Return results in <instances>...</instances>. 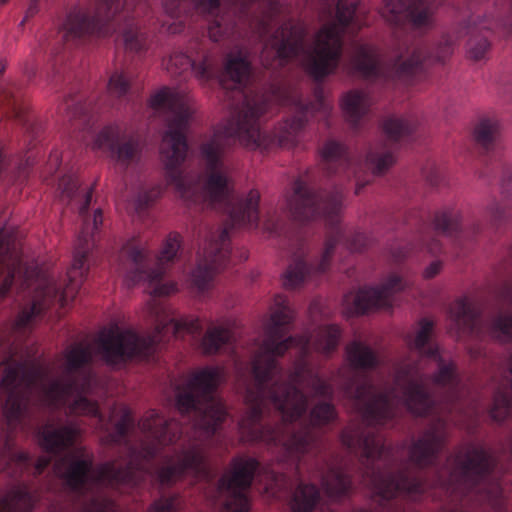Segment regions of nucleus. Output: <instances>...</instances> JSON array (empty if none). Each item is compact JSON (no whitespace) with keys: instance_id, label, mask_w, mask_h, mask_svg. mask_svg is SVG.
<instances>
[{"instance_id":"f257e3e1","label":"nucleus","mask_w":512,"mask_h":512,"mask_svg":"<svg viewBox=\"0 0 512 512\" xmlns=\"http://www.w3.org/2000/svg\"><path fill=\"white\" fill-rule=\"evenodd\" d=\"M295 317L294 310L283 295L274 298L269 321L264 328V338L252 359L254 382L243 383L247 410L239 421L241 439L247 442L263 441L280 445L285 459L298 460L306 454L316 441L309 427L284 435L282 427L270 430L262 425L267 414L268 404L280 412L284 423H293L307 411L308 400L302 390L311 391L316 396H330L332 385L314 372L302 359L294 365L288 384H280L281 369L276 360L288 349L297 347L301 357L309 352L329 355L336 350L341 331L336 325L318 327L310 337H287L289 325Z\"/></svg>"},{"instance_id":"f03ea898","label":"nucleus","mask_w":512,"mask_h":512,"mask_svg":"<svg viewBox=\"0 0 512 512\" xmlns=\"http://www.w3.org/2000/svg\"><path fill=\"white\" fill-rule=\"evenodd\" d=\"M149 103L155 110L171 113L160 154L167 178L180 198L187 205L216 206L230 202L233 187L230 169L224 161L225 151L232 138H237L248 149L267 145L259 125V117L266 111V104L246 99L235 119L214 128L212 135L200 147V155L205 162V181L201 185L195 174L179 169L188 150L185 130L195 112L191 98L163 88L150 98Z\"/></svg>"},{"instance_id":"7ed1b4c3","label":"nucleus","mask_w":512,"mask_h":512,"mask_svg":"<svg viewBox=\"0 0 512 512\" xmlns=\"http://www.w3.org/2000/svg\"><path fill=\"white\" fill-rule=\"evenodd\" d=\"M433 332V322L422 319L415 334L407 336L411 350L418 353L415 362L401 361L395 372L393 386L379 391L369 380L360 381L358 369L376 367L378 355L366 344L354 341L346 347V360L338 370L344 395L353 402L355 409L368 425L384 424L396 415L400 405H404L415 415L431 411L434 401L430 387L446 389L451 401L459 387V378L454 362L442 355L437 346L426 344Z\"/></svg>"},{"instance_id":"20e7f679","label":"nucleus","mask_w":512,"mask_h":512,"mask_svg":"<svg viewBox=\"0 0 512 512\" xmlns=\"http://www.w3.org/2000/svg\"><path fill=\"white\" fill-rule=\"evenodd\" d=\"M94 347L87 341L67 347L61 364V377L49 380L37 370L26 373L20 363L7 365L3 370L1 388L8 393L3 414L10 429L16 428L28 404L47 407L68 406L71 414L98 416L99 428L107 431V424L98 413V405L87 399L94 376L84 366L92 359Z\"/></svg>"},{"instance_id":"39448f33","label":"nucleus","mask_w":512,"mask_h":512,"mask_svg":"<svg viewBox=\"0 0 512 512\" xmlns=\"http://www.w3.org/2000/svg\"><path fill=\"white\" fill-rule=\"evenodd\" d=\"M144 440L139 449L129 453L124 469H117L114 462L93 468V455L84 448L59 459L54 464V473L66 485L77 492L90 491L83 512H118L115 504L103 493V488H119L136 485L147 473L146 462L166 445L175 442L180 435L177 422L167 419L155 410L148 411L139 422Z\"/></svg>"},{"instance_id":"423d86ee","label":"nucleus","mask_w":512,"mask_h":512,"mask_svg":"<svg viewBox=\"0 0 512 512\" xmlns=\"http://www.w3.org/2000/svg\"><path fill=\"white\" fill-rule=\"evenodd\" d=\"M335 0H319L320 19L327 21L315 34L310 48H304L307 33L301 21L284 22L276 30L271 40L265 44L261 54L265 66H272L270 54L282 65L285 61L301 57L305 70L315 80H321L332 74L338 67L342 56V35L345 27L352 21L359 0H338L335 17L332 4Z\"/></svg>"},{"instance_id":"0eeeda50","label":"nucleus","mask_w":512,"mask_h":512,"mask_svg":"<svg viewBox=\"0 0 512 512\" xmlns=\"http://www.w3.org/2000/svg\"><path fill=\"white\" fill-rule=\"evenodd\" d=\"M341 442L350 451L361 453L366 469L364 482L375 496L389 500L398 496L414 497L422 493V482L408 473L401 461L404 456L403 446L387 447L380 435L355 424L344 429Z\"/></svg>"},{"instance_id":"6e6552de","label":"nucleus","mask_w":512,"mask_h":512,"mask_svg":"<svg viewBox=\"0 0 512 512\" xmlns=\"http://www.w3.org/2000/svg\"><path fill=\"white\" fill-rule=\"evenodd\" d=\"M147 309L156 322L155 331L151 336H139L133 330L119 327H110L99 333L96 346L106 364L116 366L146 356L153 346L166 339L168 333L198 334L202 329L198 317L188 315L175 320L170 317L169 310L156 300L148 302Z\"/></svg>"},{"instance_id":"1a4fd4ad","label":"nucleus","mask_w":512,"mask_h":512,"mask_svg":"<svg viewBox=\"0 0 512 512\" xmlns=\"http://www.w3.org/2000/svg\"><path fill=\"white\" fill-rule=\"evenodd\" d=\"M103 223L101 209L93 213L92 222L84 220L83 227L77 236L71 266L67 272L68 283L62 287L52 274H43L36 280L35 295L32 306L24 309L15 321L17 329L25 328L36 315L54 301L61 306L67 305L77 294L84 277L88 271L87 255L93 246L94 231L98 230Z\"/></svg>"},{"instance_id":"9d476101","label":"nucleus","mask_w":512,"mask_h":512,"mask_svg":"<svg viewBox=\"0 0 512 512\" xmlns=\"http://www.w3.org/2000/svg\"><path fill=\"white\" fill-rule=\"evenodd\" d=\"M220 367H205L194 372L176 395V408L182 414L194 411V428L205 437L211 436L225 419L226 411L213 391L223 381Z\"/></svg>"},{"instance_id":"9b49d317","label":"nucleus","mask_w":512,"mask_h":512,"mask_svg":"<svg viewBox=\"0 0 512 512\" xmlns=\"http://www.w3.org/2000/svg\"><path fill=\"white\" fill-rule=\"evenodd\" d=\"M492 462L483 447L472 445L447 460L439 472V484L448 490H476L492 505L501 502L502 489L489 479Z\"/></svg>"},{"instance_id":"f8f14e48","label":"nucleus","mask_w":512,"mask_h":512,"mask_svg":"<svg viewBox=\"0 0 512 512\" xmlns=\"http://www.w3.org/2000/svg\"><path fill=\"white\" fill-rule=\"evenodd\" d=\"M150 252L143 245L127 242L120 250L117 271L127 287L143 285L152 297H166L179 291L175 281L161 282L164 267H150Z\"/></svg>"},{"instance_id":"ddd939ff","label":"nucleus","mask_w":512,"mask_h":512,"mask_svg":"<svg viewBox=\"0 0 512 512\" xmlns=\"http://www.w3.org/2000/svg\"><path fill=\"white\" fill-rule=\"evenodd\" d=\"M188 5L204 17H212L208 26L209 38L217 42L227 35L233 28L227 21L225 14H220V0H164L163 9L167 17L162 21V27L171 34L182 31L184 27L183 11Z\"/></svg>"},{"instance_id":"4468645a","label":"nucleus","mask_w":512,"mask_h":512,"mask_svg":"<svg viewBox=\"0 0 512 512\" xmlns=\"http://www.w3.org/2000/svg\"><path fill=\"white\" fill-rule=\"evenodd\" d=\"M314 96L315 103L303 105L300 99L296 98L290 90L282 87L273 90L270 100L279 104L293 105L295 110L301 115L286 121L281 127V131L277 134V139L281 146L290 147L296 143L297 134L309 117L319 114L323 119H326L330 115L333 105L327 99L321 87L315 89Z\"/></svg>"},{"instance_id":"2eb2a0df","label":"nucleus","mask_w":512,"mask_h":512,"mask_svg":"<svg viewBox=\"0 0 512 512\" xmlns=\"http://www.w3.org/2000/svg\"><path fill=\"white\" fill-rule=\"evenodd\" d=\"M230 253L228 230L210 232L198 250L197 265L191 272V281L199 293L213 285L216 272L224 267Z\"/></svg>"},{"instance_id":"dca6fc26","label":"nucleus","mask_w":512,"mask_h":512,"mask_svg":"<svg viewBox=\"0 0 512 512\" xmlns=\"http://www.w3.org/2000/svg\"><path fill=\"white\" fill-rule=\"evenodd\" d=\"M290 207L293 216L300 221L324 219L332 223L343 209V196L339 191L329 196L317 195L297 180Z\"/></svg>"},{"instance_id":"f3484780","label":"nucleus","mask_w":512,"mask_h":512,"mask_svg":"<svg viewBox=\"0 0 512 512\" xmlns=\"http://www.w3.org/2000/svg\"><path fill=\"white\" fill-rule=\"evenodd\" d=\"M96 148H107L115 165L126 170L140 156V140L136 131L126 122H115L105 126L96 136Z\"/></svg>"},{"instance_id":"a211bd4d","label":"nucleus","mask_w":512,"mask_h":512,"mask_svg":"<svg viewBox=\"0 0 512 512\" xmlns=\"http://www.w3.org/2000/svg\"><path fill=\"white\" fill-rule=\"evenodd\" d=\"M258 462L251 457L233 460L231 471L225 473L218 483V493L225 496L224 512H248L246 490L250 487Z\"/></svg>"},{"instance_id":"6ab92c4d","label":"nucleus","mask_w":512,"mask_h":512,"mask_svg":"<svg viewBox=\"0 0 512 512\" xmlns=\"http://www.w3.org/2000/svg\"><path fill=\"white\" fill-rule=\"evenodd\" d=\"M450 317L461 331H469L476 335L487 332L500 341L512 339V315L500 314L490 325H486L478 309L467 298H459L452 304Z\"/></svg>"},{"instance_id":"aec40b11","label":"nucleus","mask_w":512,"mask_h":512,"mask_svg":"<svg viewBox=\"0 0 512 512\" xmlns=\"http://www.w3.org/2000/svg\"><path fill=\"white\" fill-rule=\"evenodd\" d=\"M438 0H383L381 16L391 25L409 20L413 29L426 31L435 25Z\"/></svg>"},{"instance_id":"412c9836","label":"nucleus","mask_w":512,"mask_h":512,"mask_svg":"<svg viewBox=\"0 0 512 512\" xmlns=\"http://www.w3.org/2000/svg\"><path fill=\"white\" fill-rule=\"evenodd\" d=\"M408 285L398 274H391L378 287L363 288L355 294H347L344 297L346 314H363L373 308L391 307L394 295Z\"/></svg>"},{"instance_id":"4be33fe9","label":"nucleus","mask_w":512,"mask_h":512,"mask_svg":"<svg viewBox=\"0 0 512 512\" xmlns=\"http://www.w3.org/2000/svg\"><path fill=\"white\" fill-rule=\"evenodd\" d=\"M206 450L203 443L191 442L168 458L157 470V479L163 485H169L186 474L195 476L206 473Z\"/></svg>"},{"instance_id":"5701e85b","label":"nucleus","mask_w":512,"mask_h":512,"mask_svg":"<svg viewBox=\"0 0 512 512\" xmlns=\"http://www.w3.org/2000/svg\"><path fill=\"white\" fill-rule=\"evenodd\" d=\"M119 5L120 0H98L93 15L84 6L73 7L62 24L64 38L75 40L98 32L99 23L117 12Z\"/></svg>"},{"instance_id":"b1692460","label":"nucleus","mask_w":512,"mask_h":512,"mask_svg":"<svg viewBox=\"0 0 512 512\" xmlns=\"http://www.w3.org/2000/svg\"><path fill=\"white\" fill-rule=\"evenodd\" d=\"M163 65L171 76H180L190 69L198 81L206 83L216 75L218 59L214 53L207 52L198 62H195L186 54L175 52L164 60Z\"/></svg>"},{"instance_id":"393cba45","label":"nucleus","mask_w":512,"mask_h":512,"mask_svg":"<svg viewBox=\"0 0 512 512\" xmlns=\"http://www.w3.org/2000/svg\"><path fill=\"white\" fill-rule=\"evenodd\" d=\"M445 439L444 424L442 422L434 424L409 447V460L419 467L432 464L443 448Z\"/></svg>"},{"instance_id":"a878e982","label":"nucleus","mask_w":512,"mask_h":512,"mask_svg":"<svg viewBox=\"0 0 512 512\" xmlns=\"http://www.w3.org/2000/svg\"><path fill=\"white\" fill-rule=\"evenodd\" d=\"M21 272V259L15 243L6 237L4 229H0V276L4 280L0 286V298L7 295L16 274Z\"/></svg>"},{"instance_id":"bb28decb","label":"nucleus","mask_w":512,"mask_h":512,"mask_svg":"<svg viewBox=\"0 0 512 512\" xmlns=\"http://www.w3.org/2000/svg\"><path fill=\"white\" fill-rule=\"evenodd\" d=\"M79 434L80 428L75 423L61 427L48 423L41 430L40 445L47 452L58 453L70 447Z\"/></svg>"},{"instance_id":"cd10ccee","label":"nucleus","mask_w":512,"mask_h":512,"mask_svg":"<svg viewBox=\"0 0 512 512\" xmlns=\"http://www.w3.org/2000/svg\"><path fill=\"white\" fill-rule=\"evenodd\" d=\"M38 500L26 485H16L0 495V512H32Z\"/></svg>"},{"instance_id":"c85d7f7f","label":"nucleus","mask_w":512,"mask_h":512,"mask_svg":"<svg viewBox=\"0 0 512 512\" xmlns=\"http://www.w3.org/2000/svg\"><path fill=\"white\" fill-rule=\"evenodd\" d=\"M372 99L365 90L353 89L345 93L340 101L341 110L346 121L355 126L367 115Z\"/></svg>"},{"instance_id":"c756f323","label":"nucleus","mask_w":512,"mask_h":512,"mask_svg":"<svg viewBox=\"0 0 512 512\" xmlns=\"http://www.w3.org/2000/svg\"><path fill=\"white\" fill-rule=\"evenodd\" d=\"M259 200V192L250 190L244 199L232 206L228 210L231 225L233 227H255L258 223Z\"/></svg>"},{"instance_id":"7c9ffc66","label":"nucleus","mask_w":512,"mask_h":512,"mask_svg":"<svg viewBox=\"0 0 512 512\" xmlns=\"http://www.w3.org/2000/svg\"><path fill=\"white\" fill-rule=\"evenodd\" d=\"M509 376L500 380H493L495 393L493 404L490 409V416L495 421H503L512 411V364L509 366Z\"/></svg>"},{"instance_id":"2f4dec72","label":"nucleus","mask_w":512,"mask_h":512,"mask_svg":"<svg viewBox=\"0 0 512 512\" xmlns=\"http://www.w3.org/2000/svg\"><path fill=\"white\" fill-rule=\"evenodd\" d=\"M352 65L356 72L367 79L376 78L383 73L377 50L370 45L357 47Z\"/></svg>"},{"instance_id":"473e14b6","label":"nucleus","mask_w":512,"mask_h":512,"mask_svg":"<svg viewBox=\"0 0 512 512\" xmlns=\"http://www.w3.org/2000/svg\"><path fill=\"white\" fill-rule=\"evenodd\" d=\"M251 66L246 54L242 50L227 54L224 63V74L234 84V87L245 85L250 77Z\"/></svg>"},{"instance_id":"72a5a7b5","label":"nucleus","mask_w":512,"mask_h":512,"mask_svg":"<svg viewBox=\"0 0 512 512\" xmlns=\"http://www.w3.org/2000/svg\"><path fill=\"white\" fill-rule=\"evenodd\" d=\"M321 485L330 498H338L349 491L351 480L340 467L333 466L321 475Z\"/></svg>"},{"instance_id":"f704fd0d","label":"nucleus","mask_w":512,"mask_h":512,"mask_svg":"<svg viewBox=\"0 0 512 512\" xmlns=\"http://www.w3.org/2000/svg\"><path fill=\"white\" fill-rule=\"evenodd\" d=\"M319 498L320 493L315 485L300 483L292 494L290 508L292 512H312Z\"/></svg>"},{"instance_id":"c9c22d12","label":"nucleus","mask_w":512,"mask_h":512,"mask_svg":"<svg viewBox=\"0 0 512 512\" xmlns=\"http://www.w3.org/2000/svg\"><path fill=\"white\" fill-rule=\"evenodd\" d=\"M232 338L233 333L230 324L213 326L205 333L201 346L205 353L212 354L226 343H229Z\"/></svg>"},{"instance_id":"e433bc0d","label":"nucleus","mask_w":512,"mask_h":512,"mask_svg":"<svg viewBox=\"0 0 512 512\" xmlns=\"http://www.w3.org/2000/svg\"><path fill=\"white\" fill-rule=\"evenodd\" d=\"M0 460L4 462V469L12 477L23 473L30 466V458L24 452L16 453L13 451L12 444L6 441L5 446L0 454Z\"/></svg>"},{"instance_id":"4c0bfd02","label":"nucleus","mask_w":512,"mask_h":512,"mask_svg":"<svg viewBox=\"0 0 512 512\" xmlns=\"http://www.w3.org/2000/svg\"><path fill=\"white\" fill-rule=\"evenodd\" d=\"M394 162L393 153L382 145L372 147L366 156V166L375 175L384 173Z\"/></svg>"},{"instance_id":"58836bf2","label":"nucleus","mask_w":512,"mask_h":512,"mask_svg":"<svg viewBox=\"0 0 512 512\" xmlns=\"http://www.w3.org/2000/svg\"><path fill=\"white\" fill-rule=\"evenodd\" d=\"M500 129L501 125L497 119L484 118L476 126L474 136L482 146L489 147L498 138Z\"/></svg>"},{"instance_id":"ea45409f","label":"nucleus","mask_w":512,"mask_h":512,"mask_svg":"<svg viewBox=\"0 0 512 512\" xmlns=\"http://www.w3.org/2000/svg\"><path fill=\"white\" fill-rule=\"evenodd\" d=\"M119 417L115 424V431L109 433L105 437L106 443H117L122 440V438L126 435L127 431L132 425V417L126 408H114L111 411L110 421H113L114 418Z\"/></svg>"},{"instance_id":"a19ab883","label":"nucleus","mask_w":512,"mask_h":512,"mask_svg":"<svg viewBox=\"0 0 512 512\" xmlns=\"http://www.w3.org/2000/svg\"><path fill=\"white\" fill-rule=\"evenodd\" d=\"M322 159L326 162L327 169H331L334 164L346 167L350 164L346 156L345 147L335 141H328L321 150Z\"/></svg>"},{"instance_id":"79ce46f5","label":"nucleus","mask_w":512,"mask_h":512,"mask_svg":"<svg viewBox=\"0 0 512 512\" xmlns=\"http://www.w3.org/2000/svg\"><path fill=\"white\" fill-rule=\"evenodd\" d=\"M423 60L424 55L421 49L413 48L407 50L405 54H401L395 61V74L399 77L409 74L417 68Z\"/></svg>"},{"instance_id":"37998d69","label":"nucleus","mask_w":512,"mask_h":512,"mask_svg":"<svg viewBox=\"0 0 512 512\" xmlns=\"http://www.w3.org/2000/svg\"><path fill=\"white\" fill-rule=\"evenodd\" d=\"M180 246L181 236L178 233H170L161 246L155 267H164V264L172 263L177 257Z\"/></svg>"},{"instance_id":"c03bdc74","label":"nucleus","mask_w":512,"mask_h":512,"mask_svg":"<svg viewBox=\"0 0 512 512\" xmlns=\"http://www.w3.org/2000/svg\"><path fill=\"white\" fill-rule=\"evenodd\" d=\"M309 274L310 270L305 263L302 260H296L284 272L283 285L287 289H294L302 284Z\"/></svg>"},{"instance_id":"a18cd8bd","label":"nucleus","mask_w":512,"mask_h":512,"mask_svg":"<svg viewBox=\"0 0 512 512\" xmlns=\"http://www.w3.org/2000/svg\"><path fill=\"white\" fill-rule=\"evenodd\" d=\"M459 226L460 217L456 212L443 211L435 216L434 229L444 235L452 236L458 231Z\"/></svg>"},{"instance_id":"49530a36","label":"nucleus","mask_w":512,"mask_h":512,"mask_svg":"<svg viewBox=\"0 0 512 512\" xmlns=\"http://www.w3.org/2000/svg\"><path fill=\"white\" fill-rule=\"evenodd\" d=\"M412 128V124L401 117H390L383 123V130L391 140H397L409 134Z\"/></svg>"},{"instance_id":"de8ad7c7","label":"nucleus","mask_w":512,"mask_h":512,"mask_svg":"<svg viewBox=\"0 0 512 512\" xmlns=\"http://www.w3.org/2000/svg\"><path fill=\"white\" fill-rule=\"evenodd\" d=\"M336 418V411L330 403H319L310 412V421L314 426L324 425Z\"/></svg>"},{"instance_id":"09e8293b","label":"nucleus","mask_w":512,"mask_h":512,"mask_svg":"<svg viewBox=\"0 0 512 512\" xmlns=\"http://www.w3.org/2000/svg\"><path fill=\"white\" fill-rule=\"evenodd\" d=\"M130 84L122 72H114L108 82V92L112 97L121 98L129 90Z\"/></svg>"},{"instance_id":"8fccbe9b","label":"nucleus","mask_w":512,"mask_h":512,"mask_svg":"<svg viewBox=\"0 0 512 512\" xmlns=\"http://www.w3.org/2000/svg\"><path fill=\"white\" fill-rule=\"evenodd\" d=\"M123 42L125 49L131 52H140L146 45L144 35L133 28H129L123 33Z\"/></svg>"},{"instance_id":"3c124183","label":"nucleus","mask_w":512,"mask_h":512,"mask_svg":"<svg viewBox=\"0 0 512 512\" xmlns=\"http://www.w3.org/2000/svg\"><path fill=\"white\" fill-rule=\"evenodd\" d=\"M486 213L491 223L497 226L506 222L510 217L506 208L497 201H493L487 206Z\"/></svg>"},{"instance_id":"603ef678","label":"nucleus","mask_w":512,"mask_h":512,"mask_svg":"<svg viewBox=\"0 0 512 512\" xmlns=\"http://www.w3.org/2000/svg\"><path fill=\"white\" fill-rule=\"evenodd\" d=\"M179 509L177 497L160 498L156 500L147 512H176Z\"/></svg>"},{"instance_id":"864d4df0","label":"nucleus","mask_w":512,"mask_h":512,"mask_svg":"<svg viewBox=\"0 0 512 512\" xmlns=\"http://www.w3.org/2000/svg\"><path fill=\"white\" fill-rule=\"evenodd\" d=\"M489 43L485 38H480L478 40L470 39L468 41V55L474 60H480L484 57L486 51L488 50Z\"/></svg>"},{"instance_id":"5fc2aeb1","label":"nucleus","mask_w":512,"mask_h":512,"mask_svg":"<svg viewBox=\"0 0 512 512\" xmlns=\"http://www.w3.org/2000/svg\"><path fill=\"white\" fill-rule=\"evenodd\" d=\"M339 243V238L329 239L325 243L324 252L322 254V258L316 267L317 272H324L329 266V260L334 253L337 245Z\"/></svg>"},{"instance_id":"6e6d98bb","label":"nucleus","mask_w":512,"mask_h":512,"mask_svg":"<svg viewBox=\"0 0 512 512\" xmlns=\"http://www.w3.org/2000/svg\"><path fill=\"white\" fill-rule=\"evenodd\" d=\"M59 188L62 190L63 197L74 199L78 196V181L73 176L63 177L59 182Z\"/></svg>"},{"instance_id":"4d7b16f0","label":"nucleus","mask_w":512,"mask_h":512,"mask_svg":"<svg viewBox=\"0 0 512 512\" xmlns=\"http://www.w3.org/2000/svg\"><path fill=\"white\" fill-rule=\"evenodd\" d=\"M453 53V41L444 39L436 47L435 54L432 56L435 61L444 62Z\"/></svg>"},{"instance_id":"13d9d810","label":"nucleus","mask_w":512,"mask_h":512,"mask_svg":"<svg viewBox=\"0 0 512 512\" xmlns=\"http://www.w3.org/2000/svg\"><path fill=\"white\" fill-rule=\"evenodd\" d=\"M501 193L509 198H512V167L507 168L501 179Z\"/></svg>"},{"instance_id":"bf43d9fd","label":"nucleus","mask_w":512,"mask_h":512,"mask_svg":"<svg viewBox=\"0 0 512 512\" xmlns=\"http://www.w3.org/2000/svg\"><path fill=\"white\" fill-rule=\"evenodd\" d=\"M369 243L368 237L364 233H357L353 236L348 244V249L353 252H358L365 248Z\"/></svg>"},{"instance_id":"052dcab7","label":"nucleus","mask_w":512,"mask_h":512,"mask_svg":"<svg viewBox=\"0 0 512 512\" xmlns=\"http://www.w3.org/2000/svg\"><path fill=\"white\" fill-rule=\"evenodd\" d=\"M442 269V263L438 260L431 262L423 271L426 279L435 277Z\"/></svg>"},{"instance_id":"680f3d73","label":"nucleus","mask_w":512,"mask_h":512,"mask_svg":"<svg viewBox=\"0 0 512 512\" xmlns=\"http://www.w3.org/2000/svg\"><path fill=\"white\" fill-rule=\"evenodd\" d=\"M91 198H92V188L83 191V193L81 195V204L78 207L80 215H83L87 211V209L90 205V202H91Z\"/></svg>"},{"instance_id":"e2e57ef3","label":"nucleus","mask_w":512,"mask_h":512,"mask_svg":"<svg viewBox=\"0 0 512 512\" xmlns=\"http://www.w3.org/2000/svg\"><path fill=\"white\" fill-rule=\"evenodd\" d=\"M51 461V458L49 456H41L39 457V459L37 460V462L35 463L34 467H33V474L34 475H38V474H41L43 472V470L49 465Z\"/></svg>"},{"instance_id":"0e129e2a","label":"nucleus","mask_w":512,"mask_h":512,"mask_svg":"<svg viewBox=\"0 0 512 512\" xmlns=\"http://www.w3.org/2000/svg\"><path fill=\"white\" fill-rule=\"evenodd\" d=\"M159 193L160 191L158 188H153L149 195H145L144 197L140 195L137 199L138 206L140 207L144 204H148L150 201L154 200L159 195Z\"/></svg>"},{"instance_id":"69168bd1","label":"nucleus","mask_w":512,"mask_h":512,"mask_svg":"<svg viewBox=\"0 0 512 512\" xmlns=\"http://www.w3.org/2000/svg\"><path fill=\"white\" fill-rule=\"evenodd\" d=\"M49 163H50L51 166H53V168L55 170L59 167V165H60V154L57 151H55V152L50 154Z\"/></svg>"},{"instance_id":"338daca9","label":"nucleus","mask_w":512,"mask_h":512,"mask_svg":"<svg viewBox=\"0 0 512 512\" xmlns=\"http://www.w3.org/2000/svg\"><path fill=\"white\" fill-rule=\"evenodd\" d=\"M48 512H66L62 508L53 507Z\"/></svg>"},{"instance_id":"774afa93","label":"nucleus","mask_w":512,"mask_h":512,"mask_svg":"<svg viewBox=\"0 0 512 512\" xmlns=\"http://www.w3.org/2000/svg\"><path fill=\"white\" fill-rule=\"evenodd\" d=\"M274 480H275V484L277 486H279V488H282L283 485L281 483H279L280 480L278 479V476H274Z\"/></svg>"}]
</instances>
